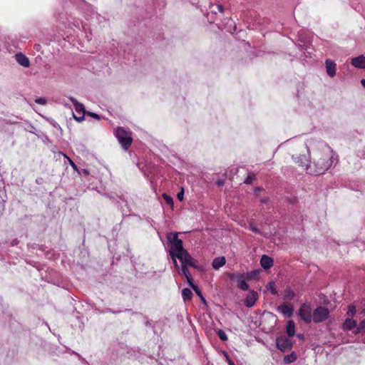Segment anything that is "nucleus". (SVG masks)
Returning <instances> with one entry per match:
<instances>
[{"label": "nucleus", "instance_id": "nucleus-6", "mask_svg": "<svg viewBox=\"0 0 365 365\" xmlns=\"http://www.w3.org/2000/svg\"><path fill=\"white\" fill-rule=\"evenodd\" d=\"M181 264H185L196 268L197 267V261L192 258L189 252L186 250L182 255L178 256Z\"/></svg>", "mask_w": 365, "mask_h": 365}, {"label": "nucleus", "instance_id": "nucleus-43", "mask_svg": "<svg viewBox=\"0 0 365 365\" xmlns=\"http://www.w3.org/2000/svg\"><path fill=\"white\" fill-rule=\"evenodd\" d=\"M261 190V188L260 187H256L255 188V191H260Z\"/></svg>", "mask_w": 365, "mask_h": 365}, {"label": "nucleus", "instance_id": "nucleus-12", "mask_svg": "<svg viewBox=\"0 0 365 365\" xmlns=\"http://www.w3.org/2000/svg\"><path fill=\"white\" fill-rule=\"evenodd\" d=\"M296 163L298 164L299 166L302 167L304 170H306L307 173H309V170H312V164H308V160L307 159L305 155H300L297 157Z\"/></svg>", "mask_w": 365, "mask_h": 365}, {"label": "nucleus", "instance_id": "nucleus-10", "mask_svg": "<svg viewBox=\"0 0 365 365\" xmlns=\"http://www.w3.org/2000/svg\"><path fill=\"white\" fill-rule=\"evenodd\" d=\"M257 299H258L257 292L252 290L246 297V298L245 299V305L247 307H252L255 304Z\"/></svg>", "mask_w": 365, "mask_h": 365}, {"label": "nucleus", "instance_id": "nucleus-23", "mask_svg": "<svg viewBox=\"0 0 365 365\" xmlns=\"http://www.w3.org/2000/svg\"><path fill=\"white\" fill-rule=\"evenodd\" d=\"M297 359V356L294 353H292L289 355H287L284 358V361L286 364H290L294 362Z\"/></svg>", "mask_w": 365, "mask_h": 365}, {"label": "nucleus", "instance_id": "nucleus-9", "mask_svg": "<svg viewBox=\"0 0 365 365\" xmlns=\"http://www.w3.org/2000/svg\"><path fill=\"white\" fill-rule=\"evenodd\" d=\"M232 279H235L237 282V287L244 291H247L249 289V286L246 282V279L245 277L244 274H232L230 276Z\"/></svg>", "mask_w": 365, "mask_h": 365}, {"label": "nucleus", "instance_id": "nucleus-30", "mask_svg": "<svg viewBox=\"0 0 365 365\" xmlns=\"http://www.w3.org/2000/svg\"><path fill=\"white\" fill-rule=\"evenodd\" d=\"M182 266V268H181V271H182V273L185 275V277H190V276H191L189 270H188V268H187V266H186L185 264H181Z\"/></svg>", "mask_w": 365, "mask_h": 365}, {"label": "nucleus", "instance_id": "nucleus-42", "mask_svg": "<svg viewBox=\"0 0 365 365\" xmlns=\"http://www.w3.org/2000/svg\"><path fill=\"white\" fill-rule=\"evenodd\" d=\"M361 83L362 86L365 88V79H362L361 81Z\"/></svg>", "mask_w": 365, "mask_h": 365}, {"label": "nucleus", "instance_id": "nucleus-8", "mask_svg": "<svg viewBox=\"0 0 365 365\" xmlns=\"http://www.w3.org/2000/svg\"><path fill=\"white\" fill-rule=\"evenodd\" d=\"M69 100L73 103L76 111L78 114L81 115L79 117L73 115L74 118L78 122H81V120H83L84 119L85 108H84L83 105L82 103H80L79 102H78V101L76 98H73V97L69 98Z\"/></svg>", "mask_w": 365, "mask_h": 365}, {"label": "nucleus", "instance_id": "nucleus-11", "mask_svg": "<svg viewBox=\"0 0 365 365\" xmlns=\"http://www.w3.org/2000/svg\"><path fill=\"white\" fill-rule=\"evenodd\" d=\"M278 311L284 316L291 317L293 315L294 308L291 304L283 303L277 308Z\"/></svg>", "mask_w": 365, "mask_h": 365}, {"label": "nucleus", "instance_id": "nucleus-15", "mask_svg": "<svg viewBox=\"0 0 365 365\" xmlns=\"http://www.w3.org/2000/svg\"><path fill=\"white\" fill-rule=\"evenodd\" d=\"M260 264L264 269H268L273 266L274 260L272 257L264 255L261 257Z\"/></svg>", "mask_w": 365, "mask_h": 365}, {"label": "nucleus", "instance_id": "nucleus-34", "mask_svg": "<svg viewBox=\"0 0 365 365\" xmlns=\"http://www.w3.org/2000/svg\"><path fill=\"white\" fill-rule=\"evenodd\" d=\"M65 157L68 160V162H69V164L71 165V166L76 170H78V168H77V165L74 163V162L71 159L69 158L66 155H64Z\"/></svg>", "mask_w": 365, "mask_h": 365}, {"label": "nucleus", "instance_id": "nucleus-33", "mask_svg": "<svg viewBox=\"0 0 365 365\" xmlns=\"http://www.w3.org/2000/svg\"><path fill=\"white\" fill-rule=\"evenodd\" d=\"M250 230L255 233L260 234L259 230L252 224L250 225Z\"/></svg>", "mask_w": 365, "mask_h": 365}, {"label": "nucleus", "instance_id": "nucleus-39", "mask_svg": "<svg viewBox=\"0 0 365 365\" xmlns=\"http://www.w3.org/2000/svg\"><path fill=\"white\" fill-rule=\"evenodd\" d=\"M217 8L219 12L223 13L224 12V7L222 4H217Z\"/></svg>", "mask_w": 365, "mask_h": 365}, {"label": "nucleus", "instance_id": "nucleus-28", "mask_svg": "<svg viewBox=\"0 0 365 365\" xmlns=\"http://www.w3.org/2000/svg\"><path fill=\"white\" fill-rule=\"evenodd\" d=\"M255 180V174H249L246 179L245 180V183L247 185H250L252 183V182Z\"/></svg>", "mask_w": 365, "mask_h": 365}, {"label": "nucleus", "instance_id": "nucleus-16", "mask_svg": "<svg viewBox=\"0 0 365 365\" xmlns=\"http://www.w3.org/2000/svg\"><path fill=\"white\" fill-rule=\"evenodd\" d=\"M351 64L355 68L364 69L365 68V56L363 55L351 59Z\"/></svg>", "mask_w": 365, "mask_h": 365}, {"label": "nucleus", "instance_id": "nucleus-25", "mask_svg": "<svg viewBox=\"0 0 365 365\" xmlns=\"http://www.w3.org/2000/svg\"><path fill=\"white\" fill-rule=\"evenodd\" d=\"M365 329V319L361 321L359 325L356 327V329L354 331L355 334H359Z\"/></svg>", "mask_w": 365, "mask_h": 365}, {"label": "nucleus", "instance_id": "nucleus-20", "mask_svg": "<svg viewBox=\"0 0 365 365\" xmlns=\"http://www.w3.org/2000/svg\"><path fill=\"white\" fill-rule=\"evenodd\" d=\"M182 297L184 301L191 300L192 298V292L189 288H184L182 290Z\"/></svg>", "mask_w": 365, "mask_h": 365}, {"label": "nucleus", "instance_id": "nucleus-22", "mask_svg": "<svg viewBox=\"0 0 365 365\" xmlns=\"http://www.w3.org/2000/svg\"><path fill=\"white\" fill-rule=\"evenodd\" d=\"M295 296V293L289 287H287L284 290V299L291 300Z\"/></svg>", "mask_w": 365, "mask_h": 365}, {"label": "nucleus", "instance_id": "nucleus-13", "mask_svg": "<svg viewBox=\"0 0 365 365\" xmlns=\"http://www.w3.org/2000/svg\"><path fill=\"white\" fill-rule=\"evenodd\" d=\"M16 61L18 62L19 64L21 66L28 68L30 66V61L29 58H27L25 55H24L22 53H18L15 55Z\"/></svg>", "mask_w": 365, "mask_h": 365}, {"label": "nucleus", "instance_id": "nucleus-17", "mask_svg": "<svg viewBox=\"0 0 365 365\" xmlns=\"http://www.w3.org/2000/svg\"><path fill=\"white\" fill-rule=\"evenodd\" d=\"M356 327V321L352 319H346L342 325V329L345 331H351Z\"/></svg>", "mask_w": 365, "mask_h": 365}, {"label": "nucleus", "instance_id": "nucleus-32", "mask_svg": "<svg viewBox=\"0 0 365 365\" xmlns=\"http://www.w3.org/2000/svg\"><path fill=\"white\" fill-rule=\"evenodd\" d=\"M35 102L40 105H45L47 101L44 98H38L35 100Z\"/></svg>", "mask_w": 365, "mask_h": 365}, {"label": "nucleus", "instance_id": "nucleus-37", "mask_svg": "<svg viewBox=\"0 0 365 365\" xmlns=\"http://www.w3.org/2000/svg\"><path fill=\"white\" fill-rule=\"evenodd\" d=\"M225 356L227 358V362L229 365H235V363L229 358V356L227 352H224Z\"/></svg>", "mask_w": 365, "mask_h": 365}, {"label": "nucleus", "instance_id": "nucleus-7", "mask_svg": "<svg viewBox=\"0 0 365 365\" xmlns=\"http://www.w3.org/2000/svg\"><path fill=\"white\" fill-rule=\"evenodd\" d=\"M277 347L282 351L289 350L292 347L291 340L285 336H279L276 339Z\"/></svg>", "mask_w": 365, "mask_h": 365}, {"label": "nucleus", "instance_id": "nucleus-21", "mask_svg": "<svg viewBox=\"0 0 365 365\" xmlns=\"http://www.w3.org/2000/svg\"><path fill=\"white\" fill-rule=\"evenodd\" d=\"M259 270L251 271L250 272L246 273L245 274V277L246 280L250 281L253 279L257 278L259 274Z\"/></svg>", "mask_w": 365, "mask_h": 365}, {"label": "nucleus", "instance_id": "nucleus-3", "mask_svg": "<svg viewBox=\"0 0 365 365\" xmlns=\"http://www.w3.org/2000/svg\"><path fill=\"white\" fill-rule=\"evenodd\" d=\"M168 239L170 242L169 254L171 258H173V257H177L178 258V256L182 255L186 251L183 247L182 240L178 237L177 233L173 235L172 239L170 237Z\"/></svg>", "mask_w": 365, "mask_h": 365}, {"label": "nucleus", "instance_id": "nucleus-40", "mask_svg": "<svg viewBox=\"0 0 365 365\" xmlns=\"http://www.w3.org/2000/svg\"><path fill=\"white\" fill-rule=\"evenodd\" d=\"M88 115L92 116L94 118L98 119V120H100V118H101L100 116L98 114L94 113H88Z\"/></svg>", "mask_w": 365, "mask_h": 365}, {"label": "nucleus", "instance_id": "nucleus-5", "mask_svg": "<svg viewBox=\"0 0 365 365\" xmlns=\"http://www.w3.org/2000/svg\"><path fill=\"white\" fill-rule=\"evenodd\" d=\"M298 315L305 323H311L313 314H312L310 305L306 303L302 304L298 310Z\"/></svg>", "mask_w": 365, "mask_h": 365}, {"label": "nucleus", "instance_id": "nucleus-31", "mask_svg": "<svg viewBox=\"0 0 365 365\" xmlns=\"http://www.w3.org/2000/svg\"><path fill=\"white\" fill-rule=\"evenodd\" d=\"M163 199L165 200V201L166 202L167 204H169V205H173V198L170 195L164 193L163 195Z\"/></svg>", "mask_w": 365, "mask_h": 365}, {"label": "nucleus", "instance_id": "nucleus-26", "mask_svg": "<svg viewBox=\"0 0 365 365\" xmlns=\"http://www.w3.org/2000/svg\"><path fill=\"white\" fill-rule=\"evenodd\" d=\"M267 288L270 290L272 294H277L275 283L274 282H269L267 284Z\"/></svg>", "mask_w": 365, "mask_h": 365}, {"label": "nucleus", "instance_id": "nucleus-38", "mask_svg": "<svg viewBox=\"0 0 365 365\" xmlns=\"http://www.w3.org/2000/svg\"><path fill=\"white\" fill-rule=\"evenodd\" d=\"M176 258H178L177 257H173V258H172L173 259V264H174V266L176 269H179V265L178 264V262L176 261Z\"/></svg>", "mask_w": 365, "mask_h": 365}, {"label": "nucleus", "instance_id": "nucleus-41", "mask_svg": "<svg viewBox=\"0 0 365 365\" xmlns=\"http://www.w3.org/2000/svg\"><path fill=\"white\" fill-rule=\"evenodd\" d=\"M225 183V181L223 180H218L217 182H216V184L218 185V186H222Z\"/></svg>", "mask_w": 365, "mask_h": 365}, {"label": "nucleus", "instance_id": "nucleus-18", "mask_svg": "<svg viewBox=\"0 0 365 365\" xmlns=\"http://www.w3.org/2000/svg\"><path fill=\"white\" fill-rule=\"evenodd\" d=\"M226 263V259L225 257H218L213 259L212 266L215 269H218Z\"/></svg>", "mask_w": 365, "mask_h": 365}, {"label": "nucleus", "instance_id": "nucleus-2", "mask_svg": "<svg viewBox=\"0 0 365 365\" xmlns=\"http://www.w3.org/2000/svg\"><path fill=\"white\" fill-rule=\"evenodd\" d=\"M115 135L122 148L125 150H128L133 143L131 133L125 130L123 127H118L115 130Z\"/></svg>", "mask_w": 365, "mask_h": 365}, {"label": "nucleus", "instance_id": "nucleus-24", "mask_svg": "<svg viewBox=\"0 0 365 365\" xmlns=\"http://www.w3.org/2000/svg\"><path fill=\"white\" fill-rule=\"evenodd\" d=\"M356 313V307L354 304H350L348 307L346 314L350 317H354Z\"/></svg>", "mask_w": 365, "mask_h": 365}, {"label": "nucleus", "instance_id": "nucleus-29", "mask_svg": "<svg viewBox=\"0 0 365 365\" xmlns=\"http://www.w3.org/2000/svg\"><path fill=\"white\" fill-rule=\"evenodd\" d=\"M193 290L195 292L197 295L200 298V299L202 302V303L206 304V300L204 298V297L202 296V292L200 289V288L198 287H194Z\"/></svg>", "mask_w": 365, "mask_h": 365}, {"label": "nucleus", "instance_id": "nucleus-27", "mask_svg": "<svg viewBox=\"0 0 365 365\" xmlns=\"http://www.w3.org/2000/svg\"><path fill=\"white\" fill-rule=\"evenodd\" d=\"M217 336L222 341H225L227 340V336L226 333L222 329H219L217 332Z\"/></svg>", "mask_w": 365, "mask_h": 365}, {"label": "nucleus", "instance_id": "nucleus-1", "mask_svg": "<svg viewBox=\"0 0 365 365\" xmlns=\"http://www.w3.org/2000/svg\"><path fill=\"white\" fill-rule=\"evenodd\" d=\"M330 166V160L327 157L320 155L317 158H314L312 165V170H309V173L316 175H322L324 173Z\"/></svg>", "mask_w": 365, "mask_h": 365}, {"label": "nucleus", "instance_id": "nucleus-36", "mask_svg": "<svg viewBox=\"0 0 365 365\" xmlns=\"http://www.w3.org/2000/svg\"><path fill=\"white\" fill-rule=\"evenodd\" d=\"M177 197L180 201H182L184 198V190L182 189L180 192H179L177 195Z\"/></svg>", "mask_w": 365, "mask_h": 365}, {"label": "nucleus", "instance_id": "nucleus-19", "mask_svg": "<svg viewBox=\"0 0 365 365\" xmlns=\"http://www.w3.org/2000/svg\"><path fill=\"white\" fill-rule=\"evenodd\" d=\"M286 331L289 336H294L295 334V324L294 321L289 320L286 326Z\"/></svg>", "mask_w": 365, "mask_h": 365}, {"label": "nucleus", "instance_id": "nucleus-35", "mask_svg": "<svg viewBox=\"0 0 365 365\" xmlns=\"http://www.w3.org/2000/svg\"><path fill=\"white\" fill-rule=\"evenodd\" d=\"M187 279V281L189 284V285L194 289V287H197V285H195L194 283H193V280H192V278L191 276H190V277H186Z\"/></svg>", "mask_w": 365, "mask_h": 365}, {"label": "nucleus", "instance_id": "nucleus-14", "mask_svg": "<svg viewBox=\"0 0 365 365\" xmlns=\"http://www.w3.org/2000/svg\"><path fill=\"white\" fill-rule=\"evenodd\" d=\"M325 64L327 74L330 77H334L336 75V63L330 59H327Z\"/></svg>", "mask_w": 365, "mask_h": 365}, {"label": "nucleus", "instance_id": "nucleus-4", "mask_svg": "<svg viewBox=\"0 0 365 365\" xmlns=\"http://www.w3.org/2000/svg\"><path fill=\"white\" fill-rule=\"evenodd\" d=\"M329 317V310L324 306L317 307L313 312L312 321L320 323L326 321Z\"/></svg>", "mask_w": 365, "mask_h": 365}]
</instances>
